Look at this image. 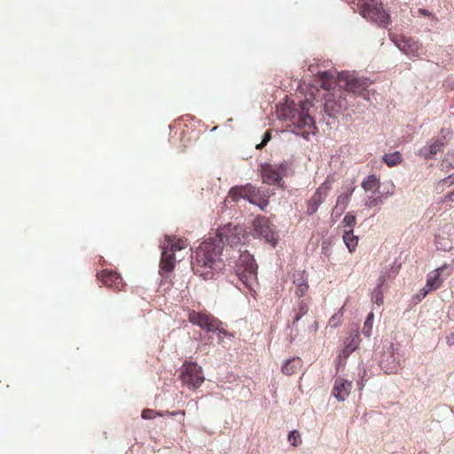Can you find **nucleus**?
<instances>
[{
    "label": "nucleus",
    "mask_w": 454,
    "mask_h": 454,
    "mask_svg": "<svg viewBox=\"0 0 454 454\" xmlns=\"http://www.w3.org/2000/svg\"><path fill=\"white\" fill-rule=\"evenodd\" d=\"M446 268V266L440 267L427 275V286H428L430 290H436L442 286V279L441 278V273L443 272Z\"/></svg>",
    "instance_id": "obj_21"
},
{
    "label": "nucleus",
    "mask_w": 454,
    "mask_h": 454,
    "mask_svg": "<svg viewBox=\"0 0 454 454\" xmlns=\"http://www.w3.org/2000/svg\"><path fill=\"white\" fill-rule=\"evenodd\" d=\"M216 333H217V337H218L219 341H222L224 337H227V336L232 337L233 336L231 333H228L225 329L222 328L221 326H218Z\"/></svg>",
    "instance_id": "obj_36"
},
{
    "label": "nucleus",
    "mask_w": 454,
    "mask_h": 454,
    "mask_svg": "<svg viewBox=\"0 0 454 454\" xmlns=\"http://www.w3.org/2000/svg\"><path fill=\"white\" fill-rule=\"evenodd\" d=\"M342 223L344 224V226L348 227L350 228V230H352V228L356 223V216L351 214H347L342 220Z\"/></svg>",
    "instance_id": "obj_32"
},
{
    "label": "nucleus",
    "mask_w": 454,
    "mask_h": 454,
    "mask_svg": "<svg viewBox=\"0 0 454 454\" xmlns=\"http://www.w3.org/2000/svg\"><path fill=\"white\" fill-rule=\"evenodd\" d=\"M270 138H271L270 133L269 131H267V132L264 134V136H263V139H262V143H261V144H259V145H256V148H257V149H261V148H262L263 146H265V145H266V144L270 140Z\"/></svg>",
    "instance_id": "obj_37"
},
{
    "label": "nucleus",
    "mask_w": 454,
    "mask_h": 454,
    "mask_svg": "<svg viewBox=\"0 0 454 454\" xmlns=\"http://www.w3.org/2000/svg\"><path fill=\"white\" fill-rule=\"evenodd\" d=\"M399 267L393 265L389 270V272H384L378 279V286L377 290H374L372 299L374 301L380 305L383 301V296L380 292L381 286L392 277H395L398 274Z\"/></svg>",
    "instance_id": "obj_16"
},
{
    "label": "nucleus",
    "mask_w": 454,
    "mask_h": 454,
    "mask_svg": "<svg viewBox=\"0 0 454 454\" xmlns=\"http://www.w3.org/2000/svg\"><path fill=\"white\" fill-rule=\"evenodd\" d=\"M333 183V178L327 177L325 181L317 189L312 197L308 200L307 203V214L313 215L317 211L318 207L324 201V200L327 197L330 190L332 189V184Z\"/></svg>",
    "instance_id": "obj_11"
},
{
    "label": "nucleus",
    "mask_w": 454,
    "mask_h": 454,
    "mask_svg": "<svg viewBox=\"0 0 454 454\" xmlns=\"http://www.w3.org/2000/svg\"><path fill=\"white\" fill-rule=\"evenodd\" d=\"M372 321H373V313L371 312L367 316V317L364 321V328H363V333L367 337L371 336Z\"/></svg>",
    "instance_id": "obj_29"
},
{
    "label": "nucleus",
    "mask_w": 454,
    "mask_h": 454,
    "mask_svg": "<svg viewBox=\"0 0 454 454\" xmlns=\"http://www.w3.org/2000/svg\"><path fill=\"white\" fill-rule=\"evenodd\" d=\"M352 388V381L343 378H337L333 387V395L339 401H344L349 395Z\"/></svg>",
    "instance_id": "obj_15"
},
{
    "label": "nucleus",
    "mask_w": 454,
    "mask_h": 454,
    "mask_svg": "<svg viewBox=\"0 0 454 454\" xmlns=\"http://www.w3.org/2000/svg\"><path fill=\"white\" fill-rule=\"evenodd\" d=\"M343 241L346 244L348 251L353 253L358 244V237L355 236L353 233V230L346 231L343 234Z\"/></svg>",
    "instance_id": "obj_25"
},
{
    "label": "nucleus",
    "mask_w": 454,
    "mask_h": 454,
    "mask_svg": "<svg viewBox=\"0 0 454 454\" xmlns=\"http://www.w3.org/2000/svg\"><path fill=\"white\" fill-rule=\"evenodd\" d=\"M420 292L422 293L423 297H425L427 294V291H425L424 289H421Z\"/></svg>",
    "instance_id": "obj_41"
},
{
    "label": "nucleus",
    "mask_w": 454,
    "mask_h": 454,
    "mask_svg": "<svg viewBox=\"0 0 454 454\" xmlns=\"http://www.w3.org/2000/svg\"><path fill=\"white\" fill-rule=\"evenodd\" d=\"M212 239L223 247L224 244L231 247L237 246L245 241V230L242 226L228 224L220 228Z\"/></svg>",
    "instance_id": "obj_7"
},
{
    "label": "nucleus",
    "mask_w": 454,
    "mask_h": 454,
    "mask_svg": "<svg viewBox=\"0 0 454 454\" xmlns=\"http://www.w3.org/2000/svg\"><path fill=\"white\" fill-rule=\"evenodd\" d=\"M223 247L215 243L212 238L203 241L196 249L195 256L192 262L194 274L204 279H211L215 272L221 270L223 262L220 255Z\"/></svg>",
    "instance_id": "obj_1"
},
{
    "label": "nucleus",
    "mask_w": 454,
    "mask_h": 454,
    "mask_svg": "<svg viewBox=\"0 0 454 454\" xmlns=\"http://www.w3.org/2000/svg\"><path fill=\"white\" fill-rule=\"evenodd\" d=\"M359 13L366 20L386 27L390 23V16L384 10L380 0H359Z\"/></svg>",
    "instance_id": "obj_4"
},
{
    "label": "nucleus",
    "mask_w": 454,
    "mask_h": 454,
    "mask_svg": "<svg viewBox=\"0 0 454 454\" xmlns=\"http://www.w3.org/2000/svg\"><path fill=\"white\" fill-rule=\"evenodd\" d=\"M359 337L357 335L351 336L350 338L347 339L345 341V346L340 352L338 358L340 359H347L351 353H353L359 345Z\"/></svg>",
    "instance_id": "obj_20"
},
{
    "label": "nucleus",
    "mask_w": 454,
    "mask_h": 454,
    "mask_svg": "<svg viewBox=\"0 0 454 454\" xmlns=\"http://www.w3.org/2000/svg\"><path fill=\"white\" fill-rule=\"evenodd\" d=\"M396 45L406 55L411 57H419L422 51L421 44L411 37L403 36Z\"/></svg>",
    "instance_id": "obj_14"
},
{
    "label": "nucleus",
    "mask_w": 454,
    "mask_h": 454,
    "mask_svg": "<svg viewBox=\"0 0 454 454\" xmlns=\"http://www.w3.org/2000/svg\"><path fill=\"white\" fill-rule=\"evenodd\" d=\"M167 245L165 247H168V250L172 253H176V251H180L188 247V243L186 239H176V238H166Z\"/></svg>",
    "instance_id": "obj_24"
},
{
    "label": "nucleus",
    "mask_w": 454,
    "mask_h": 454,
    "mask_svg": "<svg viewBox=\"0 0 454 454\" xmlns=\"http://www.w3.org/2000/svg\"><path fill=\"white\" fill-rule=\"evenodd\" d=\"M395 369H396V368H395V367L391 368V369H389V371H387V373H391V372H394L393 370H395Z\"/></svg>",
    "instance_id": "obj_42"
},
{
    "label": "nucleus",
    "mask_w": 454,
    "mask_h": 454,
    "mask_svg": "<svg viewBox=\"0 0 454 454\" xmlns=\"http://www.w3.org/2000/svg\"><path fill=\"white\" fill-rule=\"evenodd\" d=\"M382 203L381 197H370L368 200L365 202V206L369 208H372Z\"/></svg>",
    "instance_id": "obj_35"
},
{
    "label": "nucleus",
    "mask_w": 454,
    "mask_h": 454,
    "mask_svg": "<svg viewBox=\"0 0 454 454\" xmlns=\"http://www.w3.org/2000/svg\"><path fill=\"white\" fill-rule=\"evenodd\" d=\"M443 147V143L440 140L432 142L427 147L420 150V154L426 159H430L437 153H439Z\"/></svg>",
    "instance_id": "obj_23"
},
{
    "label": "nucleus",
    "mask_w": 454,
    "mask_h": 454,
    "mask_svg": "<svg viewBox=\"0 0 454 454\" xmlns=\"http://www.w3.org/2000/svg\"><path fill=\"white\" fill-rule=\"evenodd\" d=\"M156 416L164 417V413L161 411H156L152 409H145V410H143L142 414H141V417L144 419H154Z\"/></svg>",
    "instance_id": "obj_30"
},
{
    "label": "nucleus",
    "mask_w": 454,
    "mask_h": 454,
    "mask_svg": "<svg viewBox=\"0 0 454 454\" xmlns=\"http://www.w3.org/2000/svg\"><path fill=\"white\" fill-rule=\"evenodd\" d=\"M403 160L402 154L399 152H394L391 153H387L383 157V161L388 167H395L400 164Z\"/></svg>",
    "instance_id": "obj_27"
},
{
    "label": "nucleus",
    "mask_w": 454,
    "mask_h": 454,
    "mask_svg": "<svg viewBox=\"0 0 454 454\" xmlns=\"http://www.w3.org/2000/svg\"><path fill=\"white\" fill-rule=\"evenodd\" d=\"M341 80L345 82L346 90L358 95H362L371 84L368 79L357 77L355 74H349L342 75Z\"/></svg>",
    "instance_id": "obj_13"
},
{
    "label": "nucleus",
    "mask_w": 454,
    "mask_h": 454,
    "mask_svg": "<svg viewBox=\"0 0 454 454\" xmlns=\"http://www.w3.org/2000/svg\"><path fill=\"white\" fill-rule=\"evenodd\" d=\"M236 272L240 281L249 290H254L257 285V264L253 255L243 253L236 264Z\"/></svg>",
    "instance_id": "obj_5"
},
{
    "label": "nucleus",
    "mask_w": 454,
    "mask_h": 454,
    "mask_svg": "<svg viewBox=\"0 0 454 454\" xmlns=\"http://www.w3.org/2000/svg\"><path fill=\"white\" fill-rule=\"evenodd\" d=\"M179 380L189 389H198L205 381L202 367L195 362L184 361L180 369Z\"/></svg>",
    "instance_id": "obj_6"
},
{
    "label": "nucleus",
    "mask_w": 454,
    "mask_h": 454,
    "mask_svg": "<svg viewBox=\"0 0 454 454\" xmlns=\"http://www.w3.org/2000/svg\"><path fill=\"white\" fill-rule=\"evenodd\" d=\"M451 177L452 176H450L447 178L440 180L436 184V190L442 192L444 190L445 186H447V187L450 186L453 184V181H450Z\"/></svg>",
    "instance_id": "obj_33"
},
{
    "label": "nucleus",
    "mask_w": 454,
    "mask_h": 454,
    "mask_svg": "<svg viewBox=\"0 0 454 454\" xmlns=\"http://www.w3.org/2000/svg\"><path fill=\"white\" fill-rule=\"evenodd\" d=\"M294 284L296 286L295 294L299 297L303 296L308 289V277L305 271H299L294 275Z\"/></svg>",
    "instance_id": "obj_18"
},
{
    "label": "nucleus",
    "mask_w": 454,
    "mask_h": 454,
    "mask_svg": "<svg viewBox=\"0 0 454 454\" xmlns=\"http://www.w3.org/2000/svg\"><path fill=\"white\" fill-rule=\"evenodd\" d=\"M228 198L233 201H239L240 199L247 200L251 204L258 206L262 210L265 209L269 204L268 195L251 184L232 187L229 192Z\"/></svg>",
    "instance_id": "obj_3"
},
{
    "label": "nucleus",
    "mask_w": 454,
    "mask_h": 454,
    "mask_svg": "<svg viewBox=\"0 0 454 454\" xmlns=\"http://www.w3.org/2000/svg\"><path fill=\"white\" fill-rule=\"evenodd\" d=\"M184 419L181 421V424H182L183 426L184 425Z\"/></svg>",
    "instance_id": "obj_43"
},
{
    "label": "nucleus",
    "mask_w": 454,
    "mask_h": 454,
    "mask_svg": "<svg viewBox=\"0 0 454 454\" xmlns=\"http://www.w3.org/2000/svg\"><path fill=\"white\" fill-rule=\"evenodd\" d=\"M355 189L356 186L354 183L344 187V192L341 194H340L337 198L336 208L340 207V211L345 210Z\"/></svg>",
    "instance_id": "obj_22"
},
{
    "label": "nucleus",
    "mask_w": 454,
    "mask_h": 454,
    "mask_svg": "<svg viewBox=\"0 0 454 454\" xmlns=\"http://www.w3.org/2000/svg\"><path fill=\"white\" fill-rule=\"evenodd\" d=\"M176 265L175 254L168 250V247H162L160 270L167 273L171 272Z\"/></svg>",
    "instance_id": "obj_17"
},
{
    "label": "nucleus",
    "mask_w": 454,
    "mask_h": 454,
    "mask_svg": "<svg viewBox=\"0 0 454 454\" xmlns=\"http://www.w3.org/2000/svg\"><path fill=\"white\" fill-rule=\"evenodd\" d=\"M288 441L293 446H299L301 443V434L297 430H293L288 434Z\"/></svg>",
    "instance_id": "obj_31"
},
{
    "label": "nucleus",
    "mask_w": 454,
    "mask_h": 454,
    "mask_svg": "<svg viewBox=\"0 0 454 454\" xmlns=\"http://www.w3.org/2000/svg\"><path fill=\"white\" fill-rule=\"evenodd\" d=\"M289 168L287 162L266 164L262 166V177L267 184H278Z\"/></svg>",
    "instance_id": "obj_10"
},
{
    "label": "nucleus",
    "mask_w": 454,
    "mask_h": 454,
    "mask_svg": "<svg viewBox=\"0 0 454 454\" xmlns=\"http://www.w3.org/2000/svg\"><path fill=\"white\" fill-rule=\"evenodd\" d=\"M188 320L194 325H198L208 333H216L218 326L222 325V322L213 315L207 312H197L192 310L189 312Z\"/></svg>",
    "instance_id": "obj_8"
},
{
    "label": "nucleus",
    "mask_w": 454,
    "mask_h": 454,
    "mask_svg": "<svg viewBox=\"0 0 454 454\" xmlns=\"http://www.w3.org/2000/svg\"><path fill=\"white\" fill-rule=\"evenodd\" d=\"M309 310L308 303L305 301H300L294 309V324L297 323Z\"/></svg>",
    "instance_id": "obj_28"
},
{
    "label": "nucleus",
    "mask_w": 454,
    "mask_h": 454,
    "mask_svg": "<svg viewBox=\"0 0 454 454\" xmlns=\"http://www.w3.org/2000/svg\"><path fill=\"white\" fill-rule=\"evenodd\" d=\"M164 413V416L168 415V416H176V415H181L182 417H184L185 416V411H162Z\"/></svg>",
    "instance_id": "obj_38"
},
{
    "label": "nucleus",
    "mask_w": 454,
    "mask_h": 454,
    "mask_svg": "<svg viewBox=\"0 0 454 454\" xmlns=\"http://www.w3.org/2000/svg\"><path fill=\"white\" fill-rule=\"evenodd\" d=\"M443 163H445L448 168H454V151L449 152L443 160Z\"/></svg>",
    "instance_id": "obj_34"
},
{
    "label": "nucleus",
    "mask_w": 454,
    "mask_h": 454,
    "mask_svg": "<svg viewBox=\"0 0 454 454\" xmlns=\"http://www.w3.org/2000/svg\"><path fill=\"white\" fill-rule=\"evenodd\" d=\"M365 192L380 188V179L375 175H370L361 184Z\"/></svg>",
    "instance_id": "obj_26"
},
{
    "label": "nucleus",
    "mask_w": 454,
    "mask_h": 454,
    "mask_svg": "<svg viewBox=\"0 0 454 454\" xmlns=\"http://www.w3.org/2000/svg\"><path fill=\"white\" fill-rule=\"evenodd\" d=\"M98 279L103 286L114 292L122 291L126 286L119 273L112 270H103L97 274Z\"/></svg>",
    "instance_id": "obj_12"
},
{
    "label": "nucleus",
    "mask_w": 454,
    "mask_h": 454,
    "mask_svg": "<svg viewBox=\"0 0 454 454\" xmlns=\"http://www.w3.org/2000/svg\"><path fill=\"white\" fill-rule=\"evenodd\" d=\"M447 343L450 346L454 345V332L450 336L447 337Z\"/></svg>",
    "instance_id": "obj_39"
},
{
    "label": "nucleus",
    "mask_w": 454,
    "mask_h": 454,
    "mask_svg": "<svg viewBox=\"0 0 454 454\" xmlns=\"http://www.w3.org/2000/svg\"><path fill=\"white\" fill-rule=\"evenodd\" d=\"M445 200L446 201H454V190L452 192H450L446 197H445Z\"/></svg>",
    "instance_id": "obj_40"
},
{
    "label": "nucleus",
    "mask_w": 454,
    "mask_h": 454,
    "mask_svg": "<svg viewBox=\"0 0 454 454\" xmlns=\"http://www.w3.org/2000/svg\"><path fill=\"white\" fill-rule=\"evenodd\" d=\"M308 102H301L299 105H286L280 111V116L291 130L305 139H309V136L314 134L317 129L314 120L308 113Z\"/></svg>",
    "instance_id": "obj_2"
},
{
    "label": "nucleus",
    "mask_w": 454,
    "mask_h": 454,
    "mask_svg": "<svg viewBox=\"0 0 454 454\" xmlns=\"http://www.w3.org/2000/svg\"><path fill=\"white\" fill-rule=\"evenodd\" d=\"M254 231L256 235L263 238L266 242L275 247L278 241V233L270 220L265 216H257L253 222Z\"/></svg>",
    "instance_id": "obj_9"
},
{
    "label": "nucleus",
    "mask_w": 454,
    "mask_h": 454,
    "mask_svg": "<svg viewBox=\"0 0 454 454\" xmlns=\"http://www.w3.org/2000/svg\"><path fill=\"white\" fill-rule=\"evenodd\" d=\"M302 364V360L298 356H294L285 362L281 371L286 375H294L301 371Z\"/></svg>",
    "instance_id": "obj_19"
}]
</instances>
